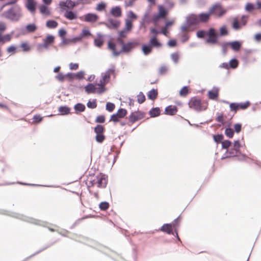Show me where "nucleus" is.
Segmentation results:
<instances>
[{
  "label": "nucleus",
  "instance_id": "obj_11",
  "mask_svg": "<svg viewBox=\"0 0 261 261\" xmlns=\"http://www.w3.org/2000/svg\"><path fill=\"white\" fill-rule=\"evenodd\" d=\"M140 44V43L137 41H128L123 45V47H121V51H123V53L124 54H129Z\"/></svg>",
  "mask_w": 261,
  "mask_h": 261
},
{
  "label": "nucleus",
  "instance_id": "obj_22",
  "mask_svg": "<svg viewBox=\"0 0 261 261\" xmlns=\"http://www.w3.org/2000/svg\"><path fill=\"white\" fill-rule=\"evenodd\" d=\"M219 88L214 86L212 90L207 92V95L209 99L211 100H216L219 96Z\"/></svg>",
  "mask_w": 261,
  "mask_h": 261
},
{
  "label": "nucleus",
  "instance_id": "obj_28",
  "mask_svg": "<svg viewBox=\"0 0 261 261\" xmlns=\"http://www.w3.org/2000/svg\"><path fill=\"white\" fill-rule=\"evenodd\" d=\"M149 11V9H148V11L144 13L143 17L142 18L141 21H140L141 25H143L145 23L149 24L151 22V18L150 17Z\"/></svg>",
  "mask_w": 261,
  "mask_h": 261
},
{
  "label": "nucleus",
  "instance_id": "obj_49",
  "mask_svg": "<svg viewBox=\"0 0 261 261\" xmlns=\"http://www.w3.org/2000/svg\"><path fill=\"white\" fill-rule=\"evenodd\" d=\"M110 206V204L107 201H102L99 204V208L101 211H106Z\"/></svg>",
  "mask_w": 261,
  "mask_h": 261
},
{
  "label": "nucleus",
  "instance_id": "obj_3",
  "mask_svg": "<svg viewBox=\"0 0 261 261\" xmlns=\"http://www.w3.org/2000/svg\"><path fill=\"white\" fill-rule=\"evenodd\" d=\"M2 16L12 21H18L21 17L19 7H16L15 9L11 7L7 11L4 12Z\"/></svg>",
  "mask_w": 261,
  "mask_h": 261
},
{
  "label": "nucleus",
  "instance_id": "obj_32",
  "mask_svg": "<svg viewBox=\"0 0 261 261\" xmlns=\"http://www.w3.org/2000/svg\"><path fill=\"white\" fill-rule=\"evenodd\" d=\"M71 109L67 106H62L58 108V111L61 115H67L70 113Z\"/></svg>",
  "mask_w": 261,
  "mask_h": 261
},
{
  "label": "nucleus",
  "instance_id": "obj_10",
  "mask_svg": "<svg viewBox=\"0 0 261 261\" xmlns=\"http://www.w3.org/2000/svg\"><path fill=\"white\" fill-rule=\"evenodd\" d=\"M80 4V3L72 1V0H66L60 1L59 6L62 11L65 10H72L74 7Z\"/></svg>",
  "mask_w": 261,
  "mask_h": 261
},
{
  "label": "nucleus",
  "instance_id": "obj_23",
  "mask_svg": "<svg viewBox=\"0 0 261 261\" xmlns=\"http://www.w3.org/2000/svg\"><path fill=\"white\" fill-rule=\"evenodd\" d=\"M64 16L69 20L76 19L77 18V14L75 11L72 10H65Z\"/></svg>",
  "mask_w": 261,
  "mask_h": 261
},
{
  "label": "nucleus",
  "instance_id": "obj_29",
  "mask_svg": "<svg viewBox=\"0 0 261 261\" xmlns=\"http://www.w3.org/2000/svg\"><path fill=\"white\" fill-rule=\"evenodd\" d=\"M56 242V241H55V242H51V243H49L46 245H45L44 246H43L42 248H41L40 249H39V250H38L37 251H36L35 253H34V254H33L32 255H30V256L27 257L23 261H25L28 259H29V258H32V257L34 256L35 255L40 253V252H41L42 251L46 250V249L48 248L49 247H51V246H53L55 243Z\"/></svg>",
  "mask_w": 261,
  "mask_h": 261
},
{
  "label": "nucleus",
  "instance_id": "obj_17",
  "mask_svg": "<svg viewBox=\"0 0 261 261\" xmlns=\"http://www.w3.org/2000/svg\"><path fill=\"white\" fill-rule=\"evenodd\" d=\"M43 43L38 45V48L43 47L45 49H48L49 45L53 44L55 42V37L52 35H47L43 39Z\"/></svg>",
  "mask_w": 261,
  "mask_h": 261
},
{
  "label": "nucleus",
  "instance_id": "obj_54",
  "mask_svg": "<svg viewBox=\"0 0 261 261\" xmlns=\"http://www.w3.org/2000/svg\"><path fill=\"white\" fill-rule=\"evenodd\" d=\"M87 106L88 108L91 109L96 108L97 107L96 99H93L92 101L89 100L87 103Z\"/></svg>",
  "mask_w": 261,
  "mask_h": 261
},
{
  "label": "nucleus",
  "instance_id": "obj_16",
  "mask_svg": "<svg viewBox=\"0 0 261 261\" xmlns=\"http://www.w3.org/2000/svg\"><path fill=\"white\" fill-rule=\"evenodd\" d=\"M135 112H132L128 116L129 121L133 124L136 121L143 118L145 113L144 112L137 111V114L135 115Z\"/></svg>",
  "mask_w": 261,
  "mask_h": 261
},
{
  "label": "nucleus",
  "instance_id": "obj_63",
  "mask_svg": "<svg viewBox=\"0 0 261 261\" xmlns=\"http://www.w3.org/2000/svg\"><path fill=\"white\" fill-rule=\"evenodd\" d=\"M20 47L22 48L23 51H29L31 48L29 44L27 42H22L20 44Z\"/></svg>",
  "mask_w": 261,
  "mask_h": 261
},
{
  "label": "nucleus",
  "instance_id": "obj_59",
  "mask_svg": "<svg viewBox=\"0 0 261 261\" xmlns=\"http://www.w3.org/2000/svg\"><path fill=\"white\" fill-rule=\"evenodd\" d=\"M206 31L204 30H199L196 32V37L198 38L202 39L206 36Z\"/></svg>",
  "mask_w": 261,
  "mask_h": 261
},
{
  "label": "nucleus",
  "instance_id": "obj_46",
  "mask_svg": "<svg viewBox=\"0 0 261 261\" xmlns=\"http://www.w3.org/2000/svg\"><path fill=\"white\" fill-rule=\"evenodd\" d=\"M89 245L91 247H92L94 248H95L100 251H102L103 249L104 248H105V247L104 246H103L102 245L98 244L97 242H96L95 241H93L91 242L90 244H89Z\"/></svg>",
  "mask_w": 261,
  "mask_h": 261
},
{
  "label": "nucleus",
  "instance_id": "obj_51",
  "mask_svg": "<svg viewBox=\"0 0 261 261\" xmlns=\"http://www.w3.org/2000/svg\"><path fill=\"white\" fill-rule=\"evenodd\" d=\"M137 97V101L139 104L143 103L146 100L145 96L142 92H140Z\"/></svg>",
  "mask_w": 261,
  "mask_h": 261
},
{
  "label": "nucleus",
  "instance_id": "obj_45",
  "mask_svg": "<svg viewBox=\"0 0 261 261\" xmlns=\"http://www.w3.org/2000/svg\"><path fill=\"white\" fill-rule=\"evenodd\" d=\"M230 124H228V127H227L225 129V135L228 138H232L234 135V131L232 128H231L230 126Z\"/></svg>",
  "mask_w": 261,
  "mask_h": 261
},
{
  "label": "nucleus",
  "instance_id": "obj_40",
  "mask_svg": "<svg viewBox=\"0 0 261 261\" xmlns=\"http://www.w3.org/2000/svg\"><path fill=\"white\" fill-rule=\"evenodd\" d=\"M40 12L45 15H49L50 14V12L47 7V5H41L39 7Z\"/></svg>",
  "mask_w": 261,
  "mask_h": 261
},
{
  "label": "nucleus",
  "instance_id": "obj_42",
  "mask_svg": "<svg viewBox=\"0 0 261 261\" xmlns=\"http://www.w3.org/2000/svg\"><path fill=\"white\" fill-rule=\"evenodd\" d=\"M228 31L226 25H223L219 29V33H218V38L221 36H225L228 35Z\"/></svg>",
  "mask_w": 261,
  "mask_h": 261
},
{
  "label": "nucleus",
  "instance_id": "obj_41",
  "mask_svg": "<svg viewBox=\"0 0 261 261\" xmlns=\"http://www.w3.org/2000/svg\"><path fill=\"white\" fill-rule=\"evenodd\" d=\"M97 175L93 176L88 177V182H86L87 186L88 189L91 187H93L94 185L97 184Z\"/></svg>",
  "mask_w": 261,
  "mask_h": 261
},
{
  "label": "nucleus",
  "instance_id": "obj_31",
  "mask_svg": "<svg viewBox=\"0 0 261 261\" xmlns=\"http://www.w3.org/2000/svg\"><path fill=\"white\" fill-rule=\"evenodd\" d=\"M158 91L156 89H152L147 93V97L151 100H154L158 97Z\"/></svg>",
  "mask_w": 261,
  "mask_h": 261
},
{
  "label": "nucleus",
  "instance_id": "obj_38",
  "mask_svg": "<svg viewBox=\"0 0 261 261\" xmlns=\"http://www.w3.org/2000/svg\"><path fill=\"white\" fill-rule=\"evenodd\" d=\"M110 80V75L104 74L102 76V77L100 79L99 83H98V86H102L106 85L108 84Z\"/></svg>",
  "mask_w": 261,
  "mask_h": 261
},
{
  "label": "nucleus",
  "instance_id": "obj_53",
  "mask_svg": "<svg viewBox=\"0 0 261 261\" xmlns=\"http://www.w3.org/2000/svg\"><path fill=\"white\" fill-rule=\"evenodd\" d=\"M107 7V4L105 2H101L97 4L96 10L98 11L101 12L105 10Z\"/></svg>",
  "mask_w": 261,
  "mask_h": 261
},
{
  "label": "nucleus",
  "instance_id": "obj_15",
  "mask_svg": "<svg viewBox=\"0 0 261 261\" xmlns=\"http://www.w3.org/2000/svg\"><path fill=\"white\" fill-rule=\"evenodd\" d=\"M197 14L195 13H190L188 15L186 18V22L189 26H197L199 25L197 18Z\"/></svg>",
  "mask_w": 261,
  "mask_h": 261
},
{
  "label": "nucleus",
  "instance_id": "obj_25",
  "mask_svg": "<svg viewBox=\"0 0 261 261\" xmlns=\"http://www.w3.org/2000/svg\"><path fill=\"white\" fill-rule=\"evenodd\" d=\"M177 112V108L176 106L169 105L165 109L164 114L167 115L173 116Z\"/></svg>",
  "mask_w": 261,
  "mask_h": 261
},
{
  "label": "nucleus",
  "instance_id": "obj_62",
  "mask_svg": "<svg viewBox=\"0 0 261 261\" xmlns=\"http://www.w3.org/2000/svg\"><path fill=\"white\" fill-rule=\"evenodd\" d=\"M85 72L81 70L77 73H74L75 78L79 80H82L84 78Z\"/></svg>",
  "mask_w": 261,
  "mask_h": 261
},
{
  "label": "nucleus",
  "instance_id": "obj_61",
  "mask_svg": "<svg viewBox=\"0 0 261 261\" xmlns=\"http://www.w3.org/2000/svg\"><path fill=\"white\" fill-rule=\"evenodd\" d=\"M65 74L62 72H59L57 75L55 76V79L60 82H63L65 80Z\"/></svg>",
  "mask_w": 261,
  "mask_h": 261
},
{
  "label": "nucleus",
  "instance_id": "obj_14",
  "mask_svg": "<svg viewBox=\"0 0 261 261\" xmlns=\"http://www.w3.org/2000/svg\"><path fill=\"white\" fill-rule=\"evenodd\" d=\"M96 182L98 188H106L108 184L107 176L105 174L99 173L97 175Z\"/></svg>",
  "mask_w": 261,
  "mask_h": 261
},
{
  "label": "nucleus",
  "instance_id": "obj_20",
  "mask_svg": "<svg viewBox=\"0 0 261 261\" xmlns=\"http://www.w3.org/2000/svg\"><path fill=\"white\" fill-rule=\"evenodd\" d=\"M229 46L235 52H238L240 50L242 46V42L239 40H234L228 42Z\"/></svg>",
  "mask_w": 261,
  "mask_h": 261
},
{
  "label": "nucleus",
  "instance_id": "obj_60",
  "mask_svg": "<svg viewBox=\"0 0 261 261\" xmlns=\"http://www.w3.org/2000/svg\"><path fill=\"white\" fill-rule=\"evenodd\" d=\"M180 41L184 43L187 42L189 39V35L186 33H182L180 35Z\"/></svg>",
  "mask_w": 261,
  "mask_h": 261
},
{
  "label": "nucleus",
  "instance_id": "obj_26",
  "mask_svg": "<svg viewBox=\"0 0 261 261\" xmlns=\"http://www.w3.org/2000/svg\"><path fill=\"white\" fill-rule=\"evenodd\" d=\"M109 24L103 22L109 29H117L120 25V21L117 20H114L112 18L108 19Z\"/></svg>",
  "mask_w": 261,
  "mask_h": 261
},
{
  "label": "nucleus",
  "instance_id": "obj_27",
  "mask_svg": "<svg viewBox=\"0 0 261 261\" xmlns=\"http://www.w3.org/2000/svg\"><path fill=\"white\" fill-rule=\"evenodd\" d=\"M110 14L115 17H119L122 15V10L120 6L113 7L110 10Z\"/></svg>",
  "mask_w": 261,
  "mask_h": 261
},
{
  "label": "nucleus",
  "instance_id": "obj_21",
  "mask_svg": "<svg viewBox=\"0 0 261 261\" xmlns=\"http://www.w3.org/2000/svg\"><path fill=\"white\" fill-rule=\"evenodd\" d=\"M25 7L31 13H34L36 10L37 2L35 0H26Z\"/></svg>",
  "mask_w": 261,
  "mask_h": 261
},
{
  "label": "nucleus",
  "instance_id": "obj_57",
  "mask_svg": "<svg viewBox=\"0 0 261 261\" xmlns=\"http://www.w3.org/2000/svg\"><path fill=\"white\" fill-rule=\"evenodd\" d=\"M160 18H162L157 13L154 14L151 17V22L154 25H157Z\"/></svg>",
  "mask_w": 261,
  "mask_h": 261
},
{
  "label": "nucleus",
  "instance_id": "obj_33",
  "mask_svg": "<svg viewBox=\"0 0 261 261\" xmlns=\"http://www.w3.org/2000/svg\"><path fill=\"white\" fill-rule=\"evenodd\" d=\"M231 27L233 30L236 31L239 30L242 28L241 24L239 21V18L238 17L233 18L232 22L231 23Z\"/></svg>",
  "mask_w": 261,
  "mask_h": 261
},
{
  "label": "nucleus",
  "instance_id": "obj_1",
  "mask_svg": "<svg viewBox=\"0 0 261 261\" xmlns=\"http://www.w3.org/2000/svg\"><path fill=\"white\" fill-rule=\"evenodd\" d=\"M0 214L2 215H6L11 216L12 217L15 218L17 219H19L21 221L27 222L28 223L34 224L37 225L42 226L43 227H46V226L44 225V222L41 221L39 220H37L32 217H29L26 216H24L21 214L13 213V212H8L5 210L0 209ZM48 230L51 232L58 231V230L55 229L53 228L47 227Z\"/></svg>",
  "mask_w": 261,
  "mask_h": 261
},
{
  "label": "nucleus",
  "instance_id": "obj_24",
  "mask_svg": "<svg viewBox=\"0 0 261 261\" xmlns=\"http://www.w3.org/2000/svg\"><path fill=\"white\" fill-rule=\"evenodd\" d=\"M104 43L103 36L100 33H97V37L94 39V45L98 48L102 46Z\"/></svg>",
  "mask_w": 261,
  "mask_h": 261
},
{
  "label": "nucleus",
  "instance_id": "obj_43",
  "mask_svg": "<svg viewBox=\"0 0 261 261\" xmlns=\"http://www.w3.org/2000/svg\"><path fill=\"white\" fill-rule=\"evenodd\" d=\"M214 141L217 144L221 143L223 141L224 136L222 134H217L213 135Z\"/></svg>",
  "mask_w": 261,
  "mask_h": 261
},
{
  "label": "nucleus",
  "instance_id": "obj_47",
  "mask_svg": "<svg viewBox=\"0 0 261 261\" xmlns=\"http://www.w3.org/2000/svg\"><path fill=\"white\" fill-rule=\"evenodd\" d=\"M231 145L232 142L231 141L229 140H225L221 142V148L222 149H225L226 150H228Z\"/></svg>",
  "mask_w": 261,
  "mask_h": 261
},
{
  "label": "nucleus",
  "instance_id": "obj_2",
  "mask_svg": "<svg viewBox=\"0 0 261 261\" xmlns=\"http://www.w3.org/2000/svg\"><path fill=\"white\" fill-rule=\"evenodd\" d=\"M162 43L158 40L155 36H152L149 41L143 44L141 46V51L144 56H148L152 52L153 48H160L162 46Z\"/></svg>",
  "mask_w": 261,
  "mask_h": 261
},
{
  "label": "nucleus",
  "instance_id": "obj_36",
  "mask_svg": "<svg viewBox=\"0 0 261 261\" xmlns=\"http://www.w3.org/2000/svg\"><path fill=\"white\" fill-rule=\"evenodd\" d=\"M149 114L151 118L159 116L161 114V110L159 107L152 108L149 111Z\"/></svg>",
  "mask_w": 261,
  "mask_h": 261
},
{
  "label": "nucleus",
  "instance_id": "obj_4",
  "mask_svg": "<svg viewBox=\"0 0 261 261\" xmlns=\"http://www.w3.org/2000/svg\"><path fill=\"white\" fill-rule=\"evenodd\" d=\"M189 108L194 109L197 112H201L206 109L207 104L204 105L200 99L197 97H192L188 102Z\"/></svg>",
  "mask_w": 261,
  "mask_h": 261
},
{
  "label": "nucleus",
  "instance_id": "obj_5",
  "mask_svg": "<svg viewBox=\"0 0 261 261\" xmlns=\"http://www.w3.org/2000/svg\"><path fill=\"white\" fill-rule=\"evenodd\" d=\"M209 9L210 10H212V15H214L216 18H218L222 17L227 13V10L223 8L220 3L213 4Z\"/></svg>",
  "mask_w": 261,
  "mask_h": 261
},
{
  "label": "nucleus",
  "instance_id": "obj_35",
  "mask_svg": "<svg viewBox=\"0 0 261 261\" xmlns=\"http://www.w3.org/2000/svg\"><path fill=\"white\" fill-rule=\"evenodd\" d=\"M73 109L75 110V113L78 114L84 112L86 107L83 103L79 102L74 106Z\"/></svg>",
  "mask_w": 261,
  "mask_h": 261
},
{
  "label": "nucleus",
  "instance_id": "obj_50",
  "mask_svg": "<svg viewBox=\"0 0 261 261\" xmlns=\"http://www.w3.org/2000/svg\"><path fill=\"white\" fill-rule=\"evenodd\" d=\"M189 93V87L187 86H184L179 91V94L181 96H186Z\"/></svg>",
  "mask_w": 261,
  "mask_h": 261
},
{
  "label": "nucleus",
  "instance_id": "obj_37",
  "mask_svg": "<svg viewBox=\"0 0 261 261\" xmlns=\"http://www.w3.org/2000/svg\"><path fill=\"white\" fill-rule=\"evenodd\" d=\"M228 64V66L230 68L235 69L238 67L239 61L236 57H233L232 59L229 60Z\"/></svg>",
  "mask_w": 261,
  "mask_h": 261
},
{
  "label": "nucleus",
  "instance_id": "obj_55",
  "mask_svg": "<svg viewBox=\"0 0 261 261\" xmlns=\"http://www.w3.org/2000/svg\"><path fill=\"white\" fill-rule=\"evenodd\" d=\"M115 108V104L111 102H107L106 105V109L109 112H112L114 111Z\"/></svg>",
  "mask_w": 261,
  "mask_h": 261
},
{
  "label": "nucleus",
  "instance_id": "obj_58",
  "mask_svg": "<svg viewBox=\"0 0 261 261\" xmlns=\"http://www.w3.org/2000/svg\"><path fill=\"white\" fill-rule=\"evenodd\" d=\"M106 118L105 115H100L96 117L95 122L98 123H103L105 122Z\"/></svg>",
  "mask_w": 261,
  "mask_h": 261
},
{
  "label": "nucleus",
  "instance_id": "obj_6",
  "mask_svg": "<svg viewBox=\"0 0 261 261\" xmlns=\"http://www.w3.org/2000/svg\"><path fill=\"white\" fill-rule=\"evenodd\" d=\"M105 131V127L101 125L97 124L94 128V132L96 134L95 139L98 143H102L106 139V136L103 134Z\"/></svg>",
  "mask_w": 261,
  "mask_h": 261
},
{
  "label": "nucleus",
  "instance_id": "obj_52",
  "mask_svg": "<svg viewBox=\"0 0 261 261\" xmlns=\"http://www.w3.org/2000/svg\"><path fill=\"white\" fill-rule=\"evenodd\" d=\"M133 24L132 20L129 19H126L125 21V29L128 31H130L132 29Z\"/></svg>",
  "mask_w": 261,
  "mask_h": 261
},
{
  "label": "nucleus",
  "instance_id": "obj_7",
  "mask_svg": "<svg viewBox=\"0 0 261 261\" xmlns=\"http://www.w3.org/2000/svg\"><path fill=\"white\" fill-rule=\"evenodd\" d=\"M206 36L209 37L205 40L207 43H211L216 44L218 41V33L216 32V30L214 28H210L206 31Z\"/></svg>",
  "mask_w": 261,
  "mask_h": 261
},
{
  "label": "nucleus",
  "instance_id": "obj_9",
  "mask_svg": "<svg viewBox=\"0 0 261 261\" xmlns=\"http://www.w3.org/2000/svg\"><path fill=\"white\" fill-rule=\"evenodd\" d=\"M127 111L124 108H119L116 113L113 114L109 120V121H112L117 123L120 121V119L124 118L126 116Z\"/></svg>",
  "mask_w": 261,
  "mask_h": 261
},
{
  "label": "nucleus",
  "instance_id": "obj_8",
  "mask_svg": "<svg viewBox=\"0 0 261 261\" xmlns=\"http://www.w3.org/2000/svg\"><path fill=\"white\" fill-rule=\"evenodd\" d=\"M250 105L249 101H246L245 102H231L229 104V108L231 111L236 113L240 109H247Z\"/></svg>",
  "mask_w": 261,
  "mask_h": 261
},
{
  "label": "nucleus",
  "instance_id": "obj_64",
  "mask_svg": "<svg viewBox=\"0 0 261 261\" xmlns=\"http://www.w3.org/2000/svg\"><path fill=\"white\" fill-rule=\"evenodd\" d=\"M235 157H237V159L239 161H244L248 158L246 154L242 153L241 152L238 153V155Z\"/></svg>",
  "mask_w": 261,
  "mask_h": 261
},
{
  "label": "nucleus",
  "instance_id": "obj_44",
  "mask_svg": "<svg viewBox=\"0 0 261 261\" xmlns=\"http://www.w3.org/2000/svg\"><path fill=\"white\" fill-rule=\"evenodd\" d=\"M255 9H256V6L253 3H247L246 4V5L245 7V10L246 12H247L248 13H251Z\"/></svg>",
  "mask_w": 261,
  "mask_h": 261
},
{
  "label": "nucleus",
  "instance_id": "obj_56",
  "mask_svg": "<svg viewBox=\"0 0 261 261\" xmlns=\"http://www.w3.org/2000/svg\"><path fill=\"white\" fill-rule=\"evenodd\" d=\"M242 129V124L240 123H235L233 125V131L234 133L239 134L241 132Z\"/></svg>",
  "mask_w": 261,
  "mask_h": 261
},
{
  "label": "nucleus",
  "instance_id": "obj_48",
  "mask_svg": "<svg viewBox=\"0 0 261 261\" xmlns=\"http://www.w3.org/2000/svg\"><path fill=\"white\" fill-rule=\"evenodd\" d=\"M80 35L83 39L84 38H88L92 36V34L89 29H83Z\"/></svg>",
  "mask_w": 261,
  "mask_h": 261
},
{
  "label": "nucleus",
  "instance_id": "obj_34",
  "mask_svg": "<svg viewBox=\"0 0 261 261\" xmlns=\"http://www.w3.org/2000/svg\"><path fill=\"white\" fill-rule=\"evenodd\" d=\"M168 13V10L162 5H159L158 7V14L162 19L165 18V16H166Z\"/></svg>",
  "mask_w": 261,
  "mask_h": 261
},
{
  "label": "nucleus",
  "instance_id": "obj_12",
  "mask_svg": "<svg viewBox=\"0 0 261 261\" xmlns=\"http://www.w3.org/2000/svg\"><path fill=\"white\" fill-rule=\"evenodd\" d=\"M98 16L96 14L93 13H88L84 16L79 17V19L81 20L89 23H94L98 20Z\"/></svg>",
  "mask_w": 261,
  "mask_h": 261
},
{
  "label": "nucleus",
  "instance_id": "obj_19",
  "mask_svg": "<svg viewBox=\"0 0 261 261\" xmlns=\"http://www.w3.org/2000/svg\"><path fill=\"white\" fill-rule=\"evenodd\" d=\"M171 225H173V224L165 223L161 228L159 229H156L155 231H161L168 234L174 235V228L173 226H171Z\"/></svg>",
  "mask_w": 261,
  "mask_h": 261
},
{
  "label": "nucleus",
  "instance_id": "obj_39",
  "mask_svg": "<svg viewBox=\"0 0 261 261\" xmlns=\"http://www.w3.org/2000/svg\"><path fill=\"white\" fill-rule=\"evenodd\" d=\"M45 25L48 29H55L58 27V23L55 20L49 19L46 21Z\"/></svg>",
  "mask_w": 261,
  "mask_h": 261
},
{
  "label": "nucleus",
  "instance_id": "obj_18",
  "mask_svg": "<svg viewBox=\"0 0 261 261\" xmlns=\"http://www.w3.org/2000/svg\"><path fill=\"white\" fill-rule=\"evenodd\" d=\"M37 30V27L35 23H29L24 27L20 28V32L22 34L31 33L35 32Z\"/></svg>",
  "mask_w": 261,
  "mask_h": 261
},
{
  "label": "nucleus",
  "instance_id": "obj_13",
  "mask_svg": "<svg viewBox=\"0 0 261 261\" xmlns=\"http://www.w3.org/2000/svg\"><path fill=\"white\" fill-rule=\"evenodd\" d=\"M212 14V10L208 11L207 12H201L197 15V18L200 23H206L208 22L210 19L211 15Z\"/></svg>",
  "mask_w": 261,
  "mask_h": 261
},
{
  "label": "nucleus",
  "instance_id": "obj_30",
  "mask_svg": "<svg viewBox=\"0 0 261 261\" xmlns=\"http://www.w3.org/2000/svg\"><path fill=\"white\" fill-rule=\"evenodd\" d=\"M85 91L87 94L95 93L97 88L93 83H88L85 86Z\"/></svg>",
  "mask_w": 261,
  "mask_h": 261
}]
</instances>
